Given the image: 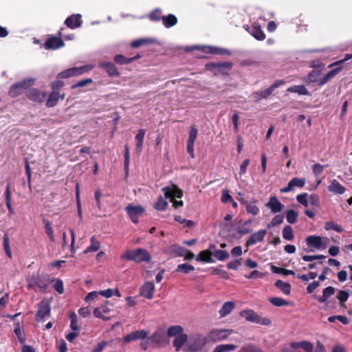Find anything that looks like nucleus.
<instances>
[{
    "label": "nucleus",
    "instance_id": "f257e3e1",
    "mask_svg": "<svg viewBox=\"0 0 352 352\" xmlns=\"http://www.w3.org/2000/svg\"><path fill=\"white\" fill-rule=\"evenodd\" d=\"M162 191L164 192V197H159L157 201L154 206V208L160 211L166 209L168 204L166 201L167 199H170L172 201L173 199L181 198L183 195L182 191L175 185L164 187L162 188Z\"/></svg>",
    "mask_w": 352,
    "mask_h": 352
},
{
    "label": "nucleus",
    "instance_id": "f03ea898",
    "mask_svg": "<svg viewBox=\"0 0 352 352\" xmlns=\"http://www.w3.org/2000/svg\"><path fill=\"white\" fill-rule=\"evenodd\" d=\"M121 258L133 261L137 263L142 262L149 263L151 260V256L146 250L137 248L133 250H126L125 253L121 256Z\"/></svg>",
    "mask_w": 352,
    "mask_h": 352
},
{
    "label": "nucleus",
    "instance_id": "7ed1b4c3",
    "mask_svg": "<svg viewBox=\"0 0 352 352\" xmlns=\"http://www.w3.org/2000/svg\"><path fill=\"white\" fill-rule=\"evenodd\" d=\"M252 220H248L243 223L241 227H239L236 231L230 228L232 223H225L223 227L227 232V237L230 239H239L242 236L249 234L252 232Z\"/></svg>",
    "mask_w": 352,
    "mask_h": 352
},
{
    "label": "nucleus",
    "instance_id": "20e7f679",
    "mask_svg": "<svg viewBox=\"0 0 352 352\" xmlns=\"http://www.w3.org/2000/svg\"><path fill=\"white\" fill-rule=\"evenodd\" d=\"M207 342L206 336L201 334H193L190 336L186 346L187 351L197 352L201 351Z\"/></svg>",
    "mask_w": 352,
    "mask_h": 352
},
{
    "label": "nucleus",
    "instance_id": "39448f33",
    "mask_svg": "<svg viewBox=\"0 0 352 352\" xmlns=\"http://www.w3.org/2000/svg\"><path fill=\"white\" fill-rule=\"evenodd\" d=\"M240 316L245 319L246 321L268 326L271 324L272 321L268 318L262 317L252 309H245L240 312Z\"/></svg>",
    "mask_w": 352,
    "mask_h": 352
},
{
    "label": "nucleus",
    "instance_id": "423d86ee",
    "mask_svg": "<svg viewBox=\"0 0 352 352\" xmlns=\"http://www.w3.org/2000/svg\"><path fill=\"white\" fill-rule=\"evenodd\" d=\"M34 78H28L22 81L14 83L10 88L9 95L12 98H15L22 94L25 90L28 89L32 87L34 84Z\"/></svg>",
    "mask_w": 352,
    "mask_h": 352
},
{
    "label": "nucleus",
    "instance_id": "0eeeda50",
    "mask_svg": "<svg viewBox=\"0 0 352 352\" xmlns=\"http://www.w3.org/2000/svg\"><path fill=\"white\" fill-rule=\"evenodd\" d=\"M93 67L90 65H83L82 67H74L65 69L57 75L58 79L68 78L74 76L82 75L90 71Z\"/></svg>",
    "mask_w": 352,
    "mask_h": 352
},
{
    "label": "nucleus",
    "instance_id": "6e6552de",
    "mask_svg": "<svg viewBox=\"0 0 352 352\" xmlns=\"http://www.w3.org/2000/svg\"><path fill=\"white\" fill-rule=\"evenodd\" d=\"M232 329H213L206 336L208 342H217L226 339L232 333Z\"/></svg>",
    "mask_w": 352,
    "mask_h": 352
},
{
    "label": "nucleus",
    "instance_id": "1a4fd4ad",
    "mask_svg": "<svg viewBox=\"0 0 352 352\" xmlns=\"http://www.w3.org/2000/svg\"><path fill=\"white\" fill-rule=\"evenodd\" d=\"M63 28H61L58 32V36L49 35L45 40V49L56 50L65 45V43L61 38L62 31Z\"/></svg>",
    "mask_w": 352,
    "mask_h": 352
},
{
    "label": "nucleus",
    "instance_id": "9d476101",
    "mask_svg": "<svg viewBox=\"0 0 352 352\" xmlns=\"http://www.w3.org/2000/svg\"><path fill=\"white\" fill-rule=\"evenodd\" d=\"M302 349L305 352H313L314 345L308 341L292 342L290 348H285L282 352H300L298 349Z\"/></svg>",
    "mask_w": 352,
    "mask_h": 352
},
{
    "label": "nucleus",
    "instance_id": "9b49d317",
    "mask_svg": "<svg viewBox=\"0 0 352 352\" xmlns=\"http://www.w3.org/2000/svg\"><path fill=\"white\" fill-rule=\"evenodd\" d=\"M327 241V238L315 235H311L306 238L307 245L318 250L325 249Z\"/></svg>",
    "mask_w": 352,
    "mask_h": 352
},
{
    "label": "nucleus",
    "instance_id": "f8f14e48",
    "mask_svg": "<svg viewBox=\"0 0 352 352\" xmlns=\"http://www.w3.org/2000/svg\"><path fill=\"white\" fill-rule=\"evenodd\" d=\"M28 285L30 289L39 291L41 293L44 292V281L40 277L38 273H33L28 278Z\"/></svg>",
    "mask_w": 352,
    "mask_h": 352
},
{
    "label": "nucleus",
    "instance_id": "ddd939ff",
    "mask_svg": "<svg viewBox=\"0 0 352 352\" xmlns=\"http://www.w3.org/2000/svg\"><path fill=\"white\" fill-rule=\"evenodd\" d=\"M188 50H199L201 52L212 54H230L227 50L208 45H195L189 47Z\"/></svg>",
    "mask_w": 352,
    "mask_h": 352
},
{
    "label": "nucleus",
    "instance_id": "4468645a",
    "mask_svg": "<svg viewBox=\"0 0 352 352\" xmlns=\"http://www.w3.org/2000/svg\"><path fill=\"white\" fill-rule=\"evenodd\" d=\"M148 332L144 329L133 331L123 337V340L126 343L134 342L138 340H144L147 338Z\"/></svg>",
    "mask_w": 352,
    "mask_h": 352
},
{
    "label": "nucleus",
    "instance_id": "2eb2a0df",
    "mask_svg": "<svg viewBox=\"0 0 352 352\" xmlns=\"http://www.w3.org/2000/svg\"><path fill=\"white\" fill-rule=\"evenodd\" d=\"M126 210L130 217L131 221L134 223H137L138 222L139 216L141 215L144 210L140 206H133L129 205L126 207Z\"/></svg>",
    "mask_w": 352,
    "mask_h": 352
},
{
    "label": "nucleus",
    "instance_id": "dca6fc26",
    "mask_svg": "<svg viewBox=\"0 0 352 352\" xmlns=\"http://www.w3.org/2000/svg\"><path fill=\"white\" fill-rule=\"evenodd\" d=\"M148 340H151V342L156 346H160L166 343V334L164 331L158 330L151 336H149Z\"/></svg>",
    "mask_w": 352,
    "mask_h": 352
},
{
    "label": "nucleus",
    "instance_id": "f3484780",
    "mask_svg": "<svg viewBox=\"0 0 352 352\" xmlns=\"http://www.w3.org/2000/svg\"><path fill=\"white\" fill-rule=\"evenodd\" d=\"M305 178L294 177L289 182L285 188L280 189V192L286 193L292 191L295 187L302 188L305 184Z\"/></svg>",
    "mask_w": 352,
    "mask_h": 352
},
{
    "label": "nucleus",
    "instance_id": "a211bd4d",
    "mask_svg": "<svg viewBox=\"0 0 352 352\" xmlns=\"http://www.w3.org/2000/svg\"><path fill=\"white\" fill-rule=\"evenodd\" d=\"M232 67V64L230 62L210 63L206 65V68L208 69H214V71L222 73L227 72V71L230 70Z\"/></svg>",
    "mask_w": 352,
    "mask_h": 352
},
{
    "label": "nucleus",
    "instance_id": "6ab92c4d",
    "mask_svg": "<svg viewBox=\"0 0 352 352\" xmlns=\"http://www.w3.org/2000/svg\"><path fill=\"white\" fill-rule=\"evenodd\" d=\"M265 206L270 208L272 213L280 212L284 208V205L279 201L276 196L270 197Z\"/></svg>",
    "mask_w": 352,
    "mask_h": 352
},
{
    "label": "nucleus",
    "instance_id": "aec40b11",
    "mask_svg": "<svg viewBox=\"0 0 352 352\" xmlns=\"http://www.w3.org/2000/svg\"><path fill=\"white\" fill-rule=\"evenodd\" d=\"M266 233V230H260L258 232L253 233L247 240L246 245L251 246L258 242H261L264 239Z\"/></svg>",
    "mask_w": 352,
    "mask_h": 352
},
{
    "label": "nucleus",
    "instance_id": "412c9836",
    "mask_svg": "<svg viewBox=\"0 0 352 352\" xmlns=\"http://www.w3.org/2000/svg\"><path fill=\"white\" fill-rule=\"evenodd\" d=\"M245 30L258 41H263L265 38V34L260 25L254 24L251 26H247Z\"/></svg>",
    "mask_w": 352,
    "mask_h": 352
},
{
    "label": "nucleus",
    "instance_id": "4be33fe9",
    "mask_svg": "<svg viewBox=\"0 0 352 352\" xmlns=\"http://www.w3.org/2000/svg\"><path fill=\"white\" fill-rule=\"evenodd\" d=\"M65 24L71 29L80 27L82 25L81 15L77 14L68 16L65 21Z\"/></svg>",
    "mask_w": 352,
    "mask_h": 352
},
{
    "label": "nucleus",
    "instance_id": "5701e85b",
    "mask_svg": "<svg viewBox=\"0 0 352 352\" xmlns=\"http://www.w3.org/2000/svg\"><path fill=\"white\" fill-rule=\"evenodd\" d=\"M155 291V285L150 281L144 283L140 289V295L147 299H151Z\"/></svg>",
    "mask_w": 352,
    "mask_h": 352
},
{
    "label": "nucleus",
    "instance_id": "b1692460",
    "mask_svg": "<svg viewBox=\"0 0 352 352\" xmlns=\"http://www.w3.org/2000/svg\"><path fill=\"white\" fill-rule=\"evenodd\" d=\"M65 97L64 93L60 94V91H52L48 97V99L45 103V105L49 107H53L56 106L60 99L63 100Z\"/></svg>",
    "mask_w": 352,
    "mask_h": 352
},
{
    "label": "nucleus",
    "instance_id": "393cba45",
    "mask_svg": "<svg viewBox=\"0 0 352 352\" xmlns=\"http://www.w3.org/2000/svg\"><path fill=\"white\" fill-rule=\"evenodd\" d=\"M328 190L334 194L342 195L345 192L346 188L336 179H333L328 186Z\"/></svg>",
    "mask_w": 352,
    "mask_h": 352
},
{
    "label": "nucleus",
    "instance_id": "a878e982",
    "mask_svg": "<svg viewBox=\"0 0 352 352\" xmlns=\"http://www.w3.org/2000/svg\"><path fill=\"white\" fill-rule=\"evenodd\" d=\"M335 67L328 72L327 74L322 78L320 79L318 85L323 86L327 83L333 77L338 74L342 69V66H334Z\"/></svg>",
    "mask_w": 352,
    "mask_h": 352
},
{
    "label": "nucleus",
    "instance_id": "bb28decb",
    "mask_svg": "<svg viewBox=\"0 0 352 352\" xmlns=\"http://www.w3.org/2000/svg\"><path fill=\"white\" fill-rule=\"evenodd\" d=\"M110 76H118L119 72L115 65L110 62H102L100 64Z\"/></svg>",
    "mask_w": 352,
    "mask_h": 352
},
{
    "label": "nucleus",
    "instance_id": "cd10ccee",
    "mask_svg": "<svg viewBox=\"0 0 352 352\" xmlns=\"http://www.w3.org/2000/svg\"><path fill=\"white\" fill-rule=\"evenodd\" d=\"M212 252L210 250H205L201 251L196 257V261L206 262V263H214V260L212 258Z\"/></svg>",
    "mask_w": 352,
    "mask_h": 352
},
{
    "label": "nucleus",
    "instance_id": "c85d7f7f",
    "mask_svg": "<svg viewBox=\"0 0 352 352\" xmlns=\"http://www.w3.org/2000/svg\"><path fill=\"white\" fill-rule=\"evenodd\" d=\"M47 283L52 285L59 294L64 292V287L63 281L59 278H48Z\"/></svg>",
    "mask_w": 352,
    "mask_h": 352
},
{
    "label": "nucleus",
    "instance_id": "c756f323",
    "mask_svg": "<svg viewBox=\"0 0 352 352\" xmlns=\"http://www.w3.org/2000/svg\"><path fill=\"white\" fill-rule=\"evenodd\" d=\"M237 348L236 345L231 344H221L217 345L213 349V352H232Z\"/></svg>",
    "mask_w": 352,
    "mask_h": 352
},
{
    "label": "nucleus",
    "instance_id": "7c9ffc66",
    "mask_svg": "<svg viewBox=\"0 0 352 352\" xmlns=\"http://www.w3.org/2000/svg\"><path fill=\"white\" fill-rule=\"evenodd\" d=\"M336 289L331 286H329L323 289L322 295L318 298L320 302L324 303L327 302V299L334 294Z\"/></svg>",
    "mask_w": 352,
    "mask_h": 352
},
{
    "label": "nucleus",
    "instance_id": "2f4dec72",
    "mask_svg": "<svg viewBox=\"0 0 352 352\" xmlns=\"http://www.w3.org/2000/svg\"><path fill=\"white\" fill-rule=\"evenodd\" d=\"M4 197L6 199V206L8 208L10 214H14V210L12 206L11 201V192H10V184L8 183L6 186V189L4 192Z\"/></svg>",
    "mask_w": 352,
    "mask_h": 352
},
{
    "label": "nucleus",
    "instance_id": "473e14b6",
    "mask_svg": "<svg viewBox=\"0 0 352 352\" xmlns=\"http://www.w3.org/2000/svg\"><path fill=\"white\" fill-rule=\"evenodd\" d=\"M188 342V336L186 334H181L177 336L173 340V346L175 348L176 351H179L182 346Z\"/></svg>",
    "mask_w": 352,
    "mask_h": 352
},
{
    "label": "nucleus",
    "instance_id": "72a5a7b5",
    "mask_svg": "<svg viewBox=\"0 0 352 352\" xmlns=\"http://www.w3.org/2000/svg\"><path fill=\"white\" fill-rule=\"evenodd\" d=\"M14 332L19 342L21 344H24L25 342V338L22 331V325L19 322H16L14 323Z\"/></svg>",
    "mask_w": 352,
    "mask_h": 352
},
{
    "label": "nucleus",
    "instance_id": "f704fd0d",
    "mask_svg": "<svg viewBox=\"0 0 352 352\" xmlns=\"http://www.w3.org/2000/svg\"><path fill=\"white\" fill-rule=\"evenodd\" d=\"M234 307L235 304L234 302L228 301L225 302L219 310L221 317H225L228 315L234 309Z\"/></svg>",
    "mask_w": 352,
    "mask_h": 352
},
{
    "label": "nucleus",
    "instance_id": "c9c22d12",
    "mask_svg": "<svg viewBox=\"0 0 352 352\" xmlns=\"http://www.w3.org/2000/svg\"><path fill=\"white\" fill-rule=\"evenodd\" d=\"M162 20L163 25L166 28H169L174 26L177 23V19L174 14H169L166 16H162Z\"/></svg>",
    "mask_w": 352,
    "mask_h": 352
},
{
    "label": "nucleus",
    "instance_id": "e433bc0d",
    "mask_svg": "<svg viewBox=\"0 0 352 352\" xmlns=\"http://www.w3.org/2000/svg\"><path fill=\"white\" fill-rule=\"evenodd\" d=\"M109 309L106 305H102L100 307L94 309V315L96 318L107 320L109 319V318L105 317L103 314L109 313Z\"/></svg>",
    "mask_w": 352,
    "mask_h": 352
},
{
    "label": "nucleus",
    "instance_id": "4c0bfd02",
    "mask_svg": "<svg viewBox=\"0 0 352 352\" xmlns=\"http://www.w3.org/2000/svg\"><path fill=\"white\" fill-rule=\"evenodd\" d=\"M156 43V40L152 38H140L133 41L131 43V46L133 47H139L144 45L153 44Z\"/></svg>",
    "mask_w": 352,
    "mask_h": 352
},
{
    "label": "nucleus",
    "instance_id": "58836bf2",
    "mask_svg": "<svg viewBox=\"0 0 352 352\" xmlns=\"http://www.w3.org/2000/svg\"><path fill=\"white\" fill-rule=\"evenodd\" d=\"M145 135V130H139L138 134L135 135L136 143V151L140 153L142 149L143 141Z\"/></svg>",
    "mask_w": 352,
    "mask_h": 352
},
{
    "label": "nucleus",
    "instance_id": "ea45409f",
    "mask_svg": "<svg viewBox=\"0 0 352 352\" xmlns=\"http://www.w3.org/2000/svg\"><path fill=\"white\" fill-rule=\"evenodd\" d=\"M275 286L278 288L283 294L288 295L291 292V285L281 280H278L275 283Z\"/></svg>",
    "mask_w": 352,
    "mask_h": 352
},
{
    "label": "nucleus",
    "instance_id": "a19ab883",
    "mask_svg": "<svg viewBox=\"0 0 352 352\" xmlns=\"http://www.w3.org/2000/svg\"><path fill=\"white\" fill-rule=\"evenodd\" d=\"M184 329L179 325L171 326L168 328L167 335L169 337H177L183 333Z\"/></svg>",
    "mask_w": 352,
    "mask_h": 352
},
{
    "label": "nucleus",
    "instance_id": "79ce46f5",
    "mask_svg": "<svg viewBox=\"0 0 352 352\" xmlns=\"http://www.w3.org/2000/svg\"><path fill=\"white\" fill-rule=\"evenodd\" d=\"M256 201L255 199L250 201L249 203H246L245 208L248 213L252 215H256L259 212V208L256 205Z\"/></svg>",
    "mask_w": 352,
    "mask_h": 352
},
{
    "label": "nucleus",
    "instance_id": "37998d69",
    "mask_svg": "<svg viewBox=\"0 0 352 352\" xmlns=\"http://www.w3.org/2000/svg\"><path fill=\"white\" fill-rule=\"evenodd\" d=\"M90 241H91V245L86 250H85V251H84L85 254L89 253L91 252H96L100 248V241H97L94 236H91Z\"/></svg>",
    "mask_w": 352,
    "mask_h": 352
},
{
    "label": "nucleus",
    "instance_id": "c03bdc74",
    "mask_svg": "<svg viewBox=\"0 0 352 352\" xmlns=\"http://www.w3.org/2000/svg\"><path fill=\"white\" fill-rule=\"evenodd\" d=\"M138 58V56H134L133 58H128L123 55L118 54L114 57V61L117 64L125 65L131 63L132 61L136 60Z\"/></svg>",
    "mask_w": 352,
    "mask_h": 352
},
{
    "label": "nucleus",
    "instance_id": "a18cd8bd",
    "mask_svg": "<svg viewBox=\"0 0 352 352\" xmlns=\"http://www.w3.org/2000/svg\"><path fill=\"white\" fill-rule=\"evenodd\" d=\"M271 270L273 273L282 274L284 276L295 275V272L290 270H286L282 267H276L274 265L271 266Z\"/></svg>",
    "mask_w": 352,
    "mask_h": 352
},
{
    "label": "nucleus",
    "instance_id": "49530a36",
    "mask_svg": "<svg viewBox=\"0 0 352 352\" xmlns=\"http://www.w3.org/2000/svg\"><path fill=\"white\" fill-rule=\"evenodd\" d=\"M212 255L220 261H223L228 258L230 256V254L228 252L221 250H214V253H212Z\"/></svg>",
    "mask_w": 352,
    "mask_h": 352
},
{
    "label": "nucleus",
    "instance_id": "de8ad7c7",
    "mask_svg": "<svg viewBox=\"0 0 352 352\" xmlns=\"http://www.w3.org/2000/svg\"><path fill=\"white\" fill-rule=\"evenodd\" d=\"M170 252L177 256H184L187 249L178 245H173L170 247Z\"/></svg>",
    "mask_w": 352,
    "mask_h": 352
},
{
    "label": "nucleus",
    "instance_id": "09e8293b",
    "mask_svg": "<svg viewBox=\"0 0 352 352\" xmlns=\"http://www.w3.org/2000/svg\"><path fill=\"white\" fill-rule=\"evenodd\" d=\"M289 92H296L301 95H308L309 92L304 85H297L288 88Z\"/></svg>",
    "mask_w": 352,
    "mask_h": 352
},
{
    "label": "nucleus",
    "instance_id": "8fccbe9b",
    "mask_svg": "<svg viewBox=\"0 0 352 352\" xmlns=\"http://www.w3.org/2000/svg\"><path fill=\"white\" fill-rule=\"evenodd\" d=\"M69 318L71 320L70 328L72 331H79L80 327L78 324V318L77 316L74 312H72L69 315Z\"/></svg>",
    "mask_w": 352,
    "mask_h": 352
},
{
    "label": "nucleus",
    "instance_id": "3c124183",
    "mask_svg": "<svg viewBox=\"0 0 352 352\" xmlns=\"http://www.w3.org/2000/svg\"><path fill=\"white\" fill-rule=\"evenodd\" d=\"M195 270V267L188 263L179 264L177 267V272L188 274Z\"/></svg>",
    "mask_w": 352,
    "mask_h": 352
},
{
    "label": "nucleus",
    "instance_id": "603ef678",
    "mask_svg": "<svg viewBox=\"0 0 352 352\" xmlns=\"http://www.w3.org/2000/svg\"><path fill=\"white\" fill-rule=\"evenodd\" d=\"M283 237L287 241H292L294 236L292 228L290 226H286L283 230Z\"/></svg>",
    "mask_w": 352,
    "mask_h": 352
},
{
    "label": "nucleus",
    "instance_id": "864d4df0",
    "mask_svg": "<svg viewBox=\"0 0 352 352\" xmlns=\"http://www.w3.org/2000/svg\"><path fill=\"white\" fill-rule=\"evenodd\" d=\"M3 248L7 256L10 258L12 256L11 250L10 247V239L8 234H5L3 237Z\"/></svg>",
    "mask_w": 352,
    "mask_h": 352
},
{
    "label": "nucleus",
    "instance_id": "5fc2aeb1",
    "mask_svg": "<svg viewBox=\"0 0 352 352\" xmlns=\"http://www.w3.org/2000/svg\"><path fill=\"white\" fill-rule=\"evenodd\" d=\"M44 320V300L38 303V309L36 314V320L40 322Z\"/></svg>",
    "mask_w": 352,
    "mask_h": 352
},
{
    "label": "nucleus",
    "instance_id": "6e6d98bb",
    "mask_svg": "<svg viewBox=\"0 0 352 352\" xmlns=\"http://www.w3.org/2000/svg\"><path fill=\"white\" fill-rule=\"evenodd\" d=\"M298 212L294 210H289L286 212V219L288 223H294L298 217Z\"/></svg>",
    "mask_w": 352,
    "mask_h": 352
},
{
    "label": "nucleus",
    "instance_id": "4d7b16f0",
    "mask_svg": "<svg viewBox=\"0 0 352 352\" xmlns=\"http://www.w3.org/2000/svg\"><path fill=\"white\" fill-rule=\"evenodd\" d=\"M28 97L33 101H40L41 99V94L37 89H32L28 91Z\"/></svg>",
    "mask_w": 352,
    "mask_h": 352
},
{
    "label": "nucleus",
    "instance_id": "13d9d810",
    "mask_svg": "<svg viewBox=\"0 0 352 352\" xmlns=\"http://www.w3.org/2000/svg\"><path fill=\"white\" fill-rule=\"evenodd\" d=\"M297 201L302 206L307 207L309 206V195L307 192L299 194L296 196Z\"/></svg>",
    "mask_w": 352,
    "mask_h": 352
},
{
    "label": "nucleus",
    "instance_id": "bf43d9fd",
    "mask_svg": "<svg viewBox=\"0 0 352 352\" xmlns=\"http://www.w3.org/2000/svg\"><path fill=\"white\" fill-rule=\"evenodd\" d=\"M320 74V72L318 70L311 71L307 76V82L308 83L316 82L318 80V77H319Z\"/></svg>",
    "mask_w": 352,
    "mask_h": 352
},
{
    "label": "nucleus",
    "instance_id": "052dcab7",
    "mask_svg": "<svg viewBox=\"0 0 352 352\" xmlns=\"http://www.w3.org/2000/svg\"><path fill=\"white\" fill-rule=\"evenodd\" d=\"M270 302L274 306L282 307L288 305V302L279 297H273L270 299Z\"/></svg>",
    "mask_w": 352,
    "mask_h": 352
},
{
    "label": "nucleus",
    "instance_id": "680f3d73",
    "mask_svg": "<svg viewBox=\"0 0 352 352\" xmlns=\"http://www.w3.org/2000/svg\"><path fill=\"white\" fill-rule=\"evenodd\" d=\"M325 229L327 230H333L338 232H342L343 231V228L341 226L336 224L332 221H328L325 223Z\"/></svg>",
    "mask_w": 352,
    "mask_h": 352
},
{
    "label": "nucleus",
    "instance_id": "e2e57ef3",
    "mask_svg": "<svg viewBox=\"0 0 352 352\" xmlns=\"http://www.w3.org/2000/svg\"><path fill=\"white\" fill-rule=\"evenodd\" d=\"M349 296V291L340 290L337 296V298L340 302L342 306L344 303L348 300Z\"/></svg>",
    "mask_w": 352,
    "mask_h": 352
},
{
    "label": "nucleus",
    "instance_id": "0e129e2a",
    "mask_svg": "<svg viewBox=\"0 0 352 352\" xmlns=\"http://www.w3.org/2000/svg\"><path fill=\"white\" fill-rule=\"evenodd\" d=\"M161 14H162L161 10L158 9V8L155 9L149 14V19L151 21H159L162 18V17H161Z\"/></svg>",
    "mask_w": 352,
    "mask_h": 352
},
{
    "label": "nucleus",
    "instance_id": "69168bd1",
    "mask_svg": "<svg viewBox=\"0 0 352 352\" xmlns=\"http://www.w3.org/2000/svg\"><path fill=\"white\" fill-rule=\"evenodd\" d=\"M326 166L327 165L324 166L320 164H315L314 165H313L312 170L315 176L318 177L320 175H321L324 170V167Z\"/></svg>",
    "mask_w": 352,
    "mask_h": 352
},
{
    "label": "nucleus",
    "instance_id": "338daca9",
    "mask_svg": "<svg viewBox=\"0 0 352 352\" xmlns=\"http://www.w3.org/2000/svg\"><path fill=\"white\" fill-rule=\"evenodd\" d=\"M241 351L243 352H263L260 348L252 344L244 346L242 347Z\"/></svg>",
    "mask_w": 352,
    "mask_h": 352
},
{
    "label": "nucleus",
    "instance_id": "774afa93",
    "mask_svg": "<svg viewBox=\"0 0 352 352\" xmlns=\"http://www.w3.org/2000/svg\"><path fill=\"white\" fill-rule=\"evenodd\" d=\"M309 205L314 206H319L320 204V200L319 197L317 195L312 194L310 196H309Z\"/></svg>",
    "mask_w": 352,
    "mask_h": 352
}]
</instances>
